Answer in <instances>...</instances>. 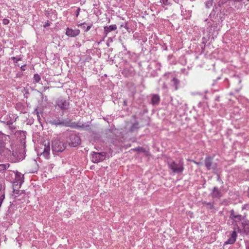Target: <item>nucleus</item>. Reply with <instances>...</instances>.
Instances as JSON below:
<instances>
[{"label": "nucleus", "instance_id": "1", "mask_svg": "<svg viewBox=\"0 0 249 249\" xmlns=\"http://www.w3.org/2000/svg\"><path fill=\"white\" fill-rule=\"evenodd\" d=\"M169 169L174 174H182L184 169V164L182 159L178 160H171L167 162Z\"/></svg>", "mask_w": 249, "mask_h": 249}, {"label": "nucleus", "instance_id": "2", "mask_svg": "<svg viewBox=\"0 0 249 249\" xmlns=\"http://www.w3.org/2000/svg\"><path fill=\"white\" fill-rule=\"evenodd\" d=\"M245 217L246 215L243 216L241 214L237 213L233 209L230 211L229 218L232 220V225L234 226V230L239 229V227L237 224L238 222L244 220Z\"/></svg>", "mask_w": 249, "mask_h": 249}, {"label": "nucleus", "instance_id": "3", "mask_svg": "<svg viewBox=\"0 0 249 249\" xmlns=\"http://www.w3.org/2000/svg\"><path fill=\"white\" fill-rule=\"evenodd\" d=\"M56 106L62 110H68L70 107V102L69 100L60 97L55 101Z\"/></svg>", "mask_w": 249, "mask_h": 249}, {"label": "nucleus", "instance_id": "4", "mask_svg": "<svg viewBox=\"0 0 249 249\" xmlns=\"http://www.w3.org/2000/svg\"><path fill=\"white\" fill-rule=\"evenodd\" d=\"M65 148L64 144L59 141H54L52 142V150L53 152H62Z\"/></svg>", "mask_w": 249, "mask_h": 249}, {"label": "nucleus", "instance_id": "5", "mask_svg": "<svg viewBox=\"0 0 249 249\" xmlns=\"http://www.w3.org/2000/svg\"><path fill=\"white\" fill-rule=\"evenodd\" d=\"M106 157L105 153H98L93 152L92 154L91 160L94 163H98L103 161Z\"/></svg>", "mask_w": 249, "mask_h": 249}, {"label": "nucleus", "instance_id": "6", "mask_svg": "<svg viewBox=\"0 0 249 249\" xmlns=\"http://www.w3.org/2000/svg\"><path fill=\"white\" fill-rule=\"evenodd\" d=\"M69 145L72 147H76L80 143V137L75 134H71L69 136Z\"/></svg>", "mask_w": 249, "mask_h": 249}, {"label": "nucleus", "instance_id": "7", "mask_svg": "<svg viewBox=\"0 0 249 249\" xmlns=\"http://www.w3.org/2000/svg\"><path fill=\"white\" fill-rule=\"evenodd\" d=\"M205 166L208 170H215L217 168L216 163L213 161V158L207 157L205 160Z\"/></svg>", "mask_w": 249, "mask_h": 249}, {"label": "nucleus", "instance_id": "8", "mask_svg": "<svg viewBox=\"0 0 249 249\" xmlns=\"http://www.w3.org/2000/svg\"><path fill=\"white\" fill-rule=\"evenodd\" d=\"M50 124L52 125H63L65 126H71L70 120H61L60 118L53 119L50 121Z\"/></svg>", "mask_w": 249, "mask_h": 249}, {"label": "nucleus", "instance_id": "9", "mask_svg": "<svg viewBox=\"0 0 249 249\" xmlns=\"http://www.w3.org/2000/svg\"><path fill=\"white\" fill-rule=\"evenodd\" d=\"M12 155L15 158L14 162H18L21 160L25 158V156L23 152V149L18 152H13Z\"/></svg>", "mask_w": 249, "mask_h": 249}, {"label": "nucleus", "instance_id": "10", "mask_svg": "<svg viewBox=\"0 0 249 249\" xmlns=\"http://www.w3.org/2000/svg\"><path fill=\"white\" fill-rule=\"evenodd\" d=\"M80 34V30L78 29L73 30L67 28L66 31V35L69 37H73L77 36Z\"/></svg>", "mask_w": 249, "mask_h": 249}, {"label": "nucleus", "instance_id": "11", "mask_svg": "<svg viewBox=\"0 0 249 249\" xmlns=\"http://www.w3.org/2000/svg\"><path fill=\"white\" fill-rule=\"evenodd\" d=\"M222 192L217 187H214L211 193L213 198L219 199L222 196Z\"/></svg>", "mask_w": 249, "mask_h": 249}, {"label": "nucleus", "instance_id": "12", "mask_svg": "<svg viewBox=\"0 0 249 249\" xmlns=\"http://www.w3.org/2000/svg\"><path fill=\"white\" fill-rule=\"evenodd\" d=\"M50 142H48L47 143H46L44 145V149L42 153V155L45 158L48 159L50 155Z\"/></svg>", "mask_w": 249, "mask_h": 249}, {"label": "nucleus", "instance_id": "13", "mask_svg": "<svg viewBox=\"0 0 249 249\" xmlns=\"http://www.w3.org/2000/svg\"><path fill=\"white\" fill-rule=\"evenodd\" d=\"M237 236V233L235 231V230H234V231L231 232L230 238L228 239L227 241L225 242V244H233L236 240Z\"/></svg>", "mask_w": 249, "mask_h": 249}, {"label": "nucleus", "instance_id": "14", "mask_svg": "<svg viewBox=\"0 0 249 249\" xmlns=\"http://www.w3.org/2000/svg\"><path fill=\"white\" fill-rule=\"evenodd\" d=\"M117 29V26L115 24H114V25H109V26H105L104 27V32H105V34H106V36H107V34L112 31H115Z\"/></svg>", "mask_w": 249, "mask_h": 249}, {"label": "nucleus", "instance_id": "15", "mask_svg": "<svg viewBox=\"0 0 249 249\" xmlns=\"http://www.w3.org/2000/svg\"><path fill=\"white\" fill-rule=\"evenodd\" d=\"M160 100V96L158 94H154L152 96L151 99V103L153 105H157L159 103Z\"/></svg>", "mask_w": 249, "mask_h": 249}, {"label": "nucleus", "instance_id": "16", "mask_svg": "<svg viewBox=\"0 0 249 249\" xmlns=\"http://www.w3.org/2000/svg\"><path fill=\"white\" fill-rule=\"evenodd\" d=\"M140 126L138 122H136L132 124L130 128V131L134 132L139 128Z\"/></svg>", "mask_w": 249, "mask_h": 249}, {"label": "nucleus", "instance_id": "17", "mask_svg": "<svg viewBox=\"0 0 249 249\" xmlns=\"http://www.w3.org/2000/svg\"><path fill=\"white\" fill-rule=\"evenodd\" d=\"M172 81L173 82V85L175 87V90H177L178 89V85L179 84V80H178L177 78L174 77Z\"/></svg>", "mask_w": 249, "mask_h": 249}, {"label": "nucleus", "instance_id": "18", "mask_svg": "<svg viewBox=\"0 0 249 249\" xmlns=\"http://www.w3.org/2000/svg\"><path fill=\"white\" fill-rule=\"evenodd\" d=\"M203 204L204 205H206L207 206H208V208H209V209H211V210L214 209V207L213 206V203H212L211 202H206L204 201L203 202Z\"/></svg>", "mask_w": 249, "mask_h": 249}, {"label": "nucleus", "instance_id": "19", "mask_svg": "<svg viewBox=\"0 0 249 249\" xmlns=\"http://www.w3.org/2000/svg\"><path fill=\"white\" fill-rule=\"evenodd\" d=\"M9 164H0V171H2L8 168L9 167Z\"/></svg>", "mask_w": 249, "mask_h": 249}, {"label": "nucleus", "instance_id": "20", "mask_svg": "<svg viewBox=\"0 0 249 249\" xmlns=\"http://www.w3.org/2000/svg\"><path fill=\"white\" fill-rule=\"evenodd\" d=\"M34 80L36 83H38L40 80V76L38 74H34Z\"/></svg>", "mask_w": 249, "mask_h": 249}, {"label": "nucleus", "instance_id": "21", "mask_svg": "<svg viewBox=\"0 0 249 249\" xmlns=\"http://www.w3.org/2000/svg\"><path fill=\"white\" fill-rule=\"evenodd\" d=\"M77 127H82L85 130H88L89 128V125L87 124H82V125H77Z\"/></svg>", "mask_w": 249, "mask_h": 249}, {"label": "nucleus", "instance_id": "22", "mask_svg": "<svg viewBox=\"0 0 249 249\" xmlns=\"http://www.w3.org/2000/svg\"><path fill=\"white\" fill-rule=\"evenodd\" d=\"M19 190H16L15 189L13 190V196L15 197H18V194L20 193Z\"/></svg>", "mask_w": 249, "mask_h": 249}, {"label": "nucleus", "instance_id": "23", "mask_svg": "<svg viewBox=\"0 0 249 249\" xmlns=\"http://www.w3.org/2000/svg\"><path fill=\"white\" fill-rule=\"evenodd\" d=\"M5 198V195L4 194H1L0 196V207L1 206V204L3 201V200Z\"/></svg>", "mask_w": 249, "mask_h": 249}, {"label": "nucleus", "instance_id": "24", "mask_svg": "<svg viewBox=\"0 0 249 249\" xmlns=\"http://www.w3.org/2000/svg\"><path fill=\"white\" fill-rule=\"evenodd\" d=\"M92 26V24H90V25L88 26L87 27H85V26H84L83 28L85 29V32H87L88 31H89L91 28Z\"/></svg>", "mask_w": 249, "mask_h": 249}, {"label": "nucleus", "instance_id": "25", "mask_svg": "<svg viewBox=\"0 0 249 249\" xmlns=\"http://www.w3.org/2000/svg\"><path fill=\"white\" fill-rule=\"evenodd\" d=\"M35 111H36V114H37V120H38V121L39 122V123L41 124V121H40L41 118H40V116H39V113H38V112L37 111V109H36L35 110Z\"/></svg>", "mask_w": 249, "mask_h": 249}, {"label": "nucleus", "instance_id": "26", "mask_svg": "<svg viewBox=\"0 0 249 249\" xmlns=\"http://www.w3.org/2000/svg\"><path fill=\"white\" fill-rule=\"evenodd\" d=\"M80 11V8L79 7L77 8V9L75 12V16L76 17H77L79 16Z\"/></svg>", "mask_w": 249, "mask_h": 249}, {"label": "nucleus", "instance_id": "27", "mask_svg": "<svg viewBox=\"0 0 249 249\" xmlns=\"http://www.w3.org/2000/svg\"><path fill=\"white\" fill-rule=\"evenodd\" d=\"M160 2L165 5H168V0H160Z\"/></svg>", "mask_w": 249, "mask_h": 249}, {"label": "nucleus", "instance_id": "28", "mask_svg": "<svg viewBox=\"0 0 249 249\" xmlns=\"http://www.w3.org/2000/svg\"><path fill=\"white\" fill-rule=\"evenodd\" d=\"M11 59L14 60V61L17 63L18 61L20 60V59H17L16 57L13 56L11 57Z\"/></svg>", "mask_w": 249, "mask_h": 249}, {"label": "nucleus", "instance_id": "29", "mask_svg": "<svg viewBox=\"0 0 249 249\" xmlns=\"http://www.w3.org/2000/svg\"><path fill=\"white\" fill-rule=\"evenodd\" d=\"M3 23L4 24H8L9 23V20L6 18H4L3 20Z\"/></svg>", "mask_w": 249, "mask_h": 249}, {"label": "nucleus", "instance_id": "30", "mask_svg": "<svg viewBox=\"0 0 249 249\" xmlns=\"http://www.w3.org/2000/svg\"><path fill=\"white\" fill-rule=\"evenodd\" d=\"M227 0H220L219 2V4H224L227 1Z\"/></svg>", "mask_w": 249, "mask_h": 249}, {"label": "nucleus", "instance_id": "31", "mask_svg": "<svg viewBox=\"0 0 249 249\" xmlns=\"http://www.w3.org/2000/svg\"><path fill=\"white\" fill-rule=\"evenodd\" d=\"M50 26V22L48 20L46 23L45 24L43 25V27L44 28H46L47 27H48Z\"/></svg>", "mask_w": 249, "mask_h": 249}, {"label": "nucleus", "instance_id": "32", "mask_svg": "<svg viewBox=\"0 0 249 249\" xmlns=\"http://www.w3.org/2000/svg\"><path fill=\"white\" fill-rule=\"evenodd\" d=\"M209 5H212V2L211 1H208L206 3V6L207 7H209Z\"/></svg>", "mask_w": 249, "mask_h": 249}, {"label": "nucleus", "instance_id": "33", "mask_svg": "<svg viewBox=\"0 0 249 249\" xmlns=\"http://www.w3.org/2000/svg\"><path fill=\"white\" fill-rule=\"evenodd\" d=\"M247 207H248V205H245L243 206L242 207V210L246 209Z\"/></svg>", "mask_w": 249, "mask_h": 249}, {"label": "nucleus", "instance_id": "34", "mask_svg": "<svg viewBox=\"0 0 249 249\" xmlns=\"http://www.w3.org/2000/svg\"><path fill=\"white\" fill-rule=\"evenodd\" d=\"M246 226H247V228H247V231L248 232H249V225H247Z\"/></svg>", "mask_w": 249, "mask_h": 249}, {"label": "nucleus", "instance_id": "35", "mask_svg": "<svg viewBox=\"0 0 249 249\" xmlns=\"http://www.w3.org/2000/svg\"><path fill=\"white\" fill-rule=\"evenodd\" d=\"M19 134L21 137V138L23 139V131H20Z\"/></svg>", "mask_w": 249, "mask_h": 249}, {"label": "nucleus", "instance_id": "36", "mask_svg": "<svg viewBox=\"0 0 249 249\" xmlns=\"http://www.w3.org/2000/svg\"><path fill=\"white\" fill-rule=\"evenodd\" d=\"M25 67V66H22L21 67V69L22 71H25V69L24 68Z\"/></svg>", "mask_w": 249, "mask_h": 249}, {"label": "nucleus", "instance_id": "37", "mask_svg": "<svg viewBox=\"0 0 249 249\" xmlns=\"http://www.w3.org/2000/svg\"><path fill=\"white\" fill-rule=\"evenodd\" d=\"M194 162L197 164V165H200V162H196V161H194Z\"/></svg>", "mask_w": 249, "mask_h": 249}, {"label": "nucleus", "instance_id": "38", "mask_svg": "<svg viewBox=\"0 0 249 249\" xmlns=\"http://www.w3.org/2000/svg\"><path fill=\"white\" fill-rule=\"evenodd\" d=\"M10 127L11 129H16V127H14V126H10Z\"/></svg>", "mask_w": 249, "mask_h": 249}, {"label": "nucleus", "instance_id": "39", "mask_svg": "<svg viewBox=\"0 0 249 249\" xmlns=\"http://www.w3.org/2000/svg\"><path fill=\"white\" fill-rule=\"evenodd\" d=\"M234 1H242V0H233Z\"/></svg>", "mask_w": 249, "mask_h": 249}, {"label": "nucleus", "instance_id": "40", "mask_svg": "<svg viewBox=\"0 0 249 249\" xmlns=\"http://www.w3.org/2000/svg\"><path fill=\"white\" fill-rule=\"evenodd\" d=\"M8 124H12V122H9V123H8Z\"/></svg>", "mask_w": 249, "mask_h": 249}, {"label": "nucleus", "instance_id": "41", "mask_svg": "<svg viewBox=\"0 0 249 249\" xmlns=\"http://www.w3.org/2000/svg\"><path fill=\"white\" fill-rule=\"evenodd\" d=\"M84 24H85V23H82V24H80V25H79V26H82V25H83Z\"/></svg>", "mask_w": 249, "mask_h": 249}, {"label": "nucleus", "instance_id": "42", "mask_svg": "<svg viewBox=\"0 0 249 249\" xmlns=\"http://www.w3.org/2000/svg\"><path fill=\"white\" fill-rule=\"evenodd\" d=\"M21 142H23L22 139H21ZM22 143V142H21Z\"/></svg>", "mask_w": 249, "mask_h": 249}, {"label": "nucleus", "instance_id": "43", "mask_svg": "<svg viewBox=\"0 0 249 249\" xmlns=\"http://www.w3.org/2000/svg\"><path fill=\"white\" fill-rule=\"evenodd\" d=\"M21 142H23L22 139H21ZM22 143V142H21Z\"/></svg>", "mask_w": 249, "mask_h": 249}, {"label": "nucleus", "instance_id": "44", "mask_svg": "<svg viewBox=\"0 0 249 249\" xmlns=\"http://www.w3.org/2000/svg\"><path fill=\"white\" fill-rule=\"evenodd\" d=\"M247 249H249V246L248 247V248H247Z\"/></svg>", "mask_w": 249, "mask_h": 249}, {"label": "nucleus", "instance_id": "45", "mask_svg": "<svg viewBox=\"0 0 249 249\" xmlns=\"http://www.w3.org/2000/svg\"><path fill=\"white\" fill-rule=\"evenodd\" d=\"M248 1H249V0H247Z\"/></svg>", "mask_w": 249, "mask_h": 249}]
</instances>
